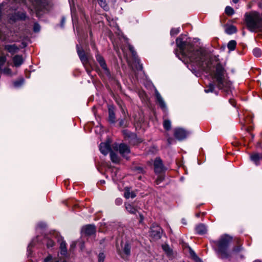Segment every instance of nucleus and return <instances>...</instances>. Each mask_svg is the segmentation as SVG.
Wrapping results in <instances>:
<instances>
[{
    "instance_id": "nucleus-59",
    "label": "nucleus",
    "mask_w": 262,
    "mask_h": 262,
    "mask_svg": "<svg viewBox=\"0 0 262 262\" xmlns=\"http://www.w3.org/2000/svg\"><path fill=\"white\" fill-rule=\"evenodd\" d=\"M196 215L197 217H199L200 216V214H197Z\"/></svg>"
},
{
    "instance_id": "nucleus-58",
    "label": "nucleus",
    "mask_w": 262,
    "mask_h": 262,
    "mask_svg": "<svg viewBox=\"0 0 262 262\" xmlns=\"http://www.w3.org/2000/svg\"><path fill=\"white\" fill-rule=\"evenodd\" d=\"M31 246H32L31 243H30V244L29 245L28 247L29 248V247H31Z\"/></svg>"
},
{
    "instance_id": "nucleus-36",
    "label": "nucleus",
    "mask_w": 262,
    "mask_h": 262,
    "mask_svg": "<svg viewBox=\"0 0 262 262\" xmlns=\"http://www.w3.org/2000/svg\"><path fill=\"white\" fill-rule=\"evenodd\" d=\"M3 72L4 73V74H5L6 75H9V76L12 75V73H11L10 69L8 68H5L4 69H3Z\"/></svg>"
},
{
    "instance_id": "nucleus-37",
    "label": "nucleus",
    "mask_w": 262,
    "mask_h": 262,
    "mask_svg": "<svg viewBox=\"0 0 262 262\" xmlns=\"http://www.w3.org/2000/svg\"><path fill=\"white\" fill-rule=\"evenodd\" d=\"M6 58L4 56H0V67L2 66L6 62Z\"/></svg>"
},
{
    "instance_id": "nucleus-51",
    "label": "nucleus",
    "mask_w": 262,
    "mask_h": 262,
    "mask_svg": "<svg viewBox=\"0 0 262 262\" xmlns=\"http://www.w3.org/2000/svg\"><path fill=\"white\" fill-rule=\"evenodd\" d=\"M99 2H100L102 3H103L104 4H105V0H98Z\"/></svg>"
},
{
    "instance_id": "nucleus-11",
    "label": "nucleus",
    "mask_w": 262,
    "mask_h": 262,
    "mask_svg": "<svg viewBox=\"0 0 262 262\" xmlns=\"http://www.w3.org/2000/svg\"><path fill=\"white\" fill-rule=\"evenodd\" d=\"M100 152L104 155H106L109 152L111 151V142L107 141L104 143H101L99 146Z\"/></svg>"
},
{
    "instance_id": "nucleus-30",
    "label": "nucleus",
    "mask_w": 262,
    "mask_h": 262,
    "mask_svg": "<svg viewBox=\"0 0 262 262\" xmlns=\"http://www.w3.org/2000/svg\"><path fill=\"white\" fill-rule=\"evenodd\" d=\"M163 126L164 128L168 130L171 128V122L169 120H165L163 122Z\"/></svg>"
},
{
    "instance_id": "nucleus-9",
    "label": "nucleus",
    "mask_w": 262,
    "mask_h": 262,
    "mask_svg": "<svg viewBox=\"0 0 262 262\" xmlns=\"http://www.w3.org/2000/svg\"><path fill=\"white\" fill-rule=\"evenodd\" d=\"M114 148L119 150L120 154L124 157H126V155L130 152L129 147L124 143H121L118 146L116 145L115 146H114Z\"/></svg>"
},
{
    "instance_id": "nucleus-27",
    "label": "nucleus",
    "mask_w": 262,
    "mask_h": 262,
    "mask_svg": "<svg viewBox=\"0 0 262 262\" xmlns=\"http://www.w3.org/2000/svg\"><path fill=\"white\" fill-rule=\"evenodd\" d=\"M214 89V85L212 83H210L207 88L205 89V93L213 92Z\"/></svg>"
},
{
    "instance_id": "nucleus-14",
    "label": "nucleus",
    "mask_w": 262,
    "mask_h": 262,
    "mask_svg": "<svg viewBox=\"0 0 262 262\" xmlns=\"http://www.w3.org/2000/svg\"><path fill=\"white\" fill-rule=\"evenodd\" d=\"M244 250V248L241 245H239L235 246L232 250L230 251L231 256L232 255H239L241 257H243V256L240 253Z\"/></svg>"
},
{
    "instance_id": "nucleus-44",
    "label": "nucleus",
    "mask_w": 262,
    "mask_h": 262,
    "mask_svg": "<svg viewBox=\"0 0 262 262\" xmlns=\"http://www.w3.org/2000/svg\"><path fill=\"white\" fill-rule=\"evenodd\" d=\"M38 228H43L44 227H47V224H44L43 223H40L38 224Z\"/></svg>"
},
{
    "instance_id": "nucleus-43",
    "label": "nucleus",
    "mask_w": 262,
    "mask_h": 262,
    "mask_svg": "<svg viewBox=\"0 0 262 262\" xmlns=\"http://www.w3.org/2000/svg\"><path fill=\"white\" fill-rule=\"evenodd\" d=\"M65 21H66L65 17H62V19L61 20V22H60V27L61 28H63L64 27Z\"/></svg>"
},
{
    "instance_id": "nucleus-54",
    "label": "nucleus",
    "mask_w": 262,
    "mask_h": 262,
    "mask_svg": "<svg viewBox=\"0 0 262 262\" xmlns=\"http://www.w3.org/2000/svg\"><path fill=\"white\" fill-rule=\"evenodd\" d=\"M2 32L0 31V39H2Z\"/></svg>"
},
{
    "instance_id": "nucleus-49",
    "label": "nucleus",
    "mask_w": 262,
    "mask_h": 262,
    "mask_svg": "<svg viewBox=\"0 0 262 262\" xmlns=\"http://www.w3.org/2000/svg\"><path fill=\"white\" fill-rule=\"evenodd\" d=\"M182 223L183 224L186 225V222L185 219H182Z\"/></svg>"
},
{
    "instance_id": "nucleus-28",
    "label": "nucleus",
    "mask_w": 262,
    "mask_h": 262,
    "mask_svg": "<svg viewBox=\"0 0 262 262\" xmlns=\"http://www.w3.org/2000/svg\"><path fill=\"white\" fill-rule=\"evenodd\" d=\"M225 13L227 15L231 16L234 13V10L232 7L227 6L225 8Z\"/></svg>"
},
{
    "instance_id": "nucleus-8",
    "label": "nucleus",
    "mask_w": 262,
    "mask_h": 262,
    "mask_svg": "<svg viewBox=\"0 0 262 262\" xmlns=\"http://www.w3.org/2000/svg\"><path fill=\"white\" fill-rule=\"evenodd\" d=\"M96 227L94 225H87L83 226L81 229V232L86 236H90L96 233Z\"/></svg>"
},
{
    "instance_id": "nucleus-56",
    "label": "nucleus",
    "mask_w": 262,
    "mask_h": 262,
    "mask_svg": "<svg viewBox=\"0 0 262 262\" xmlns=\"http://www.w3.org/2000/svg\"><path fill=\"white\" fill-rule=\"evenodd\" d=\"M51 260V257H50V260ZM50 262H59V261L58 260L52 261H50Z\"/></svg>"
},
{
    "instance_id": "nucleus-48",
    "label": "nucleus",
    "mask_w": 262,
    "mask_h": 262,
    "mask_svg": "<svg viewBox=\"0 0 262 262\" xmlns=\"http://www.w3.org/2000/svg\"><path fill=\"white\" fill-rule=\"evenodd\" d=\"M130 195V198H134L136 196L135 193L134 192H131V194Z\"/></svg>"
},
{
    "instance_id": "nucleus-57",
    "label": "nucleus",
    "mask_w": 262,
    "mask_h": 262,
    "mask_svg": "<svg viewBox=\"0 0 262 262\" xmlns=\"http://www.w3.org/2000/svg\"><path fill=\"white\" fill-rule=\"evenodd\" d=\"M253 262H261V261L259 260H256L254 261Z\"/></svg>"
},
{
    "instance_id": "nucleus-25",
    "label": "nucleus",
    "mask_w": 262,
    "mask_h": 262,
    "mask_svg": "<svg viewBox=\"0 0 262 262\" xmlns=\"http://www.w3.org/2000/svg\"><path fill=\"white\" fill-rule=\"evenodd\" d=\"M236 31H237V30H236V27L232 25L229 26L226 29V32H227V33H228L229 34H233V33L236 32Z\"/></svg>"
},
{
    "instance_id": "nucleus-18",
    "label": "nucleus",
    "mask_w": 262,
    "mask_h": 262,
    "mask_svg": "<svg viewBox=\"0 0 262 262\" xmlns=\"http://www.w3.org/2000/svg\"><path fill=\"white\" fill-rule=\"evenodd\" d=\"M195 230L197 233L201 235L204 234L207 232L206 227L203 224L198 225L195 228Z\"/></svg>"
},
{
    "instance_id": "nucleus-61",
    "label": "nucleus",
    "mask_w": 262,
    "mask_h": 262,
    "mask_svg": "<svg viewBox=\"0 0 262 262\" xmlns=\"http://www.w3.org/2000/svg\"><path fill=\"white\" fill-rule=\"evenodd\" d=\"M62 262H67L66 260H63V261Z\"/></svg>"
},
{
    "instance_id": "nucleus-31",
    "label": "nucleus",
    "mask_w": 262,
    "mask_h": 262,
    "mask_svg": "<svg viewBox=\"0 0 262 262\" xmlns=\"http://www.w3.org/2000/svg\"><path fill=\"white\" fill-rule=\"evenodd\" d=\"M253 55L255 56V57H258L259 56H260L261 54V50L258 49V48H255L253 50Z\"/></svg>"
},
{
    "instance_id": "nucleus-10",
    "label": "nucleus",
    "mask_w": 262,
    "mask_h": 262,
    "mask_svg": "<svg viewBox=\"0 0 262 262\" xmlns=\"http://www.w3.org/2000/svg\"><path fill=\"white\" fill-rule=\"evenodd\" d=\"M155 172L157 173H160L165 169L162 163V160L159 158H157L154 163Z\"/></svg>"
},
{
    "instance_id": "nucleus-35",
    "label": "nucleus",
    "mask_w": 262,
    "mask_h": 262,
    "mask_svg": "<svg viewBox=\"0 0 262 262\" xmlns=\"http://www.w3.org/2000/svg\"><path fill=\"white\" fill-rule=\"evenodd\" d=\"M180 32L179 28H172L170 31V34L171 35H175L178 34Z\"/></svg>"
},
{
    "instance_id": "nucleus-39",
    "label": "nucleus",
    "mask_w": 262,
    "mask_h": 262,
    "mask_svg": "<svg viewBox=\"0 0 262 262\" xmlns=\"http://www.w3.org/2000/svg\"><path fill=\"white\" fill-rule=\"evenodd\" d=\"M33 30L35 32H39L40 30V26L38 24H35L33 26Z\"/></svg>"
},
{
    "instance_id": "nucleus-24",
    "label": "nucleus",
    "mask_w": 262,
    "mask_h": 262,
    "mask_svg": "<svg viewBox=\"0 0 262 262\" xmlns=\"http://www.w3.org/2000/svg\"><path fill=\"white\" fill-rule=\"evenodd\" d=\"M236 41L234 40H230L228 42V43L227 45V47L230 51H233L235 50V49L236 48Z\"/></svg>"
},
{
    "instance_id": "nucleus-21",
    "label": "nucleus",
    "mask_w": 262,
    "mask_h": 262,
    "mask_svg": "<svg viewBox=\"0 0 262 262\" xmlns=\"http://www.w3.org/2000/svg\"><path fill=\"white\" fill-rule=\"evenodd\" d=\"M251 160L257 165L259 164L260 157L257 154H254L250 156Z\"/></svg>"
},
{
    "instance_id": "nucleus-13",
    "label": "nucleus",
    "mask_w": 262,
    "mask_h": 262,
    "mask_svg": "<svg viewBox=\"0 0 262 262\" xmlns=\"http://www.w3.org/2000/svg\"><path fill=\"white\" fill-rule=\"evenodd\" d=\"M96 58L98 62L99 63L101 67L105 71V73L107 75L110 74L109 70L107 67L106 64L104 60L103 57L100 55L99 54H97L96 55Z\"/></svg>"
},
{
    "instance_id": "nucleus-50",
    "label": "nucleus",
    "mask_w": 262,
    "mask_h": 262,
    "mask_svg": "<svg viewBox=\"0 0 262 262\" xmlns=\"http://www.w3.org/2000/svg\"><path fill=\"white\" fill-rule=\"evenodd\" d=\"M99 4H100V5L102 7H105V6H106V4H104L103 3H102L100 2H99Z\"/></svg>"
},
{
    "instance_id": "nucleus-7",
    "label": "nucleus",
    "mask_w": 262,
    "mask_h": 262,
    "mask_svg": "<svg viewBox=\"0 0 262 262\" xmlns=\"http://www.w3.org/2000/svg\"><path fill=\"white\" fill-rule=\"evenodd\" d=\"M189 134L188 132L182 128H176L174 129V136L179 140L185 139Z\"/></svg>"
},
{
    "instance_id": "nucleus-5",
    "label": "nucleus",
    "mask_w": 262,
    "mask_h": 262,
    "mask_svg": "<svg viewBox=\"0 0 262 262\" xmlns=\"http://www.w3.org/2000/svg\"><path fill=\"white\" fill-rule=\"evenodd\" d=\"M163 231L162 229L157 224H152L150 228V235L155 239L161 238Z\"/></svg>"
},
{
    "instance_id": "nucleus-33",
    "label": "nucleus",
    "mask_w": 262,
    "mask_h": 262,
    "mask_svg": "<svg viewBox=\"0 0 262 262\" xmlns=\"http://www.w3.org/2000/svg\"><path fill=\"white\" fill-rule=\"evenodd\" d=\"M24 83V79L21 78L17 81L14 82L13 84L15 87L20 86Z\"/></svg>"
},
{
    "instance_id": "nucleus-40",
    "label": "nucleus",
    "mask_w": 262,
    "mask_h": 262,
    "mask_svg": "<svg viewBox=\"0 0 262 262\" xmlns=\"http://www.w3.org/2000/svg\"><path fill=\"white\" fill-rule=\"evenodd\" d=\"M76 244H77V243L76 242H73L70 245V251H72L75 249V248L76 247Z\"/></svg>"
},
{
    "instance_id": "nucleus-23",
    "label": "nucleus",
    "mask_w": 262,
    "mask_h": 262,
    "mask_svg": "<svg viewBox=\"0 0 262 262\" xmlns=\"http://www.w3.org/2000/svg\"><path fill=\"white\" fill-rule=\"evenodd\" d=\"M125 208L127 211L132 214H135L136 213L137 209L130 204H126Z\"/></svg>"
},
{
    "instance_id": "nucleus-60",
    "label": "nucleus",
    "mask_w": 262,
    "mask_h": 262,
    "mask_svg": "<svg viewBox=\"0 0 262 262\" xmlns=\"http://www.w3.org/2000/svg\"><path fill=\"white\" fill-rule=\"evenodd\" d=\"M170 138L168 139V142H169V143H170Z\"/></svg>"
},
{
    "instance_id": "nucleus-52",
    "label": "nucleus",
    "mask_w": 262,
    "mask_h": 262,
    "mask_svg": "<svg viewBox=\"0 0 262 262\" xmlns=\"http://www.w3.org/2000/svg\"><path fill=\"white\" fill-rule=\"evenodd\" d=\"M239 0H232V2L235 3V4H236L237 3H238Z\"/></svg>"
},
{
    "instance_id": "nucleus-20",
    "label": "nucleus",
    "mask_w": 262,
    "mask_h": 262,
    "mask_svg": "<svg viewBox=\"0 0 262 262\" xmlns=\"http://www.w3.org/2000/svg\"><path fill=\"white\" fill-rule=\"evenodd\" d=\"M121 108L123 118L119 120V125L121 127H125L126 126V114L125 110L122 107H121Z\"/></svg>"
},
{
    "instance_id": "nucleus-22",
    "label": "nucleus",
    "mask_w": 262,
    "mask_h": 262,
    "mask_svg": "<svg viewBox=\"0 0 262 262\" xmlns=\"http://www.w3.org/2000/svg\"><path fill=\"white\" fill-rule=\"evenodd\" d=\"M110 157L111 159L113 162L118 163L119 162V157L116 153L112 151L110 152Z\"/></svg>"
},
{
    "instance_id": "nucleus-17",
    "label": "nucleus",
    "mask_w": 262,
    "mask_h": 262,
    "mask_svg": "<svg viewBox=\"0 0 262 262\" xmlns=\"http://www.w3.org/2000/svg\"><path fill=\"white\" fill-rule=\"evenodd\" d=\"M5 49L12 54L17 53L19 50V48L15 45H6Z\"/></svg>"
},
{
    "instance_id": "nucleus-19",
    "label": "nucleus",
    "mask_w": 262,
    "mask_h": 262,
    "mask_svg": "<svg viewBox=\"0 0 262 262\" xmlns=\"http://www.w3.org/2000/svg\"><path fill=\"white\" fill-rule=\"evenodd\" d=\"M13 61L15 67H19L23 63V58L20 55H15L13 58Z\"/></svg>"
},
{
    "instance_id": "nucleus-1",
    "label": "nucleus",
    "mask_w": 262,
    "mask_h": 262,
    "mask_svg": "<svg viewBox=\"0 0 262 262\" xmlns=\"http://www.w3.org/2000/svg\"><path fill=\"white\" fill-rule=\"evenodd\" d=\"M185 37L186 36L181 35L176 39V44L182 57L189 60L190 62L195 64L206 73H210L215 79L218 88L223 89L225 86L224 68L218 62L215 57L209 58L203 50H194L192 43L183 40Z\"/></svg>"
},
{
    "instance_id": "nucleus-16",
    "label": "nucleus",
    "mask_w": 262,
    "mask_h": 262,
    "mask_svg": "<svg viewBox=\"0 0 262 262\" xmlns=\"http://www.w3.org/2000/svg\"><path fill=\"white\" fill-rule=\"evenodd\" d=\"M108 121L112 123H114L116 121L114 107L110 106L108 108Z\"/></svg>"
},
{
    "instance_id": "nucleus-55",
    "label": "nucleus",
    "mask_w": 262,
    "mask_h": 262,
    "mask_svg": "<svg viewBox=\"0 0 262 262\" xmlns=\"http://www.w3.org/2000/svg\"><path fill=\"white\" fill-rule=\"evenodd\" d=\"M100 182L102 184H104L105 183V181L104 180H101L100 181Z\"/></svg>"
},
{
    "instance_id": "nucleus-15",
    "label": "nucleus",
    "mask_w": 262,
    "mask_h": 262,
    "mask_svg": "<svg viewBox=\"0 0 262 262\" xmlns=\"http://www.w3.org/2000/svg\"><path fill=\"white\" fill-rule=\"evenodd\" d=\"M156 96L157 100L159 103V105L160 106L161 108L165 111L166 110V104L162 96L160 95V94L157 91H156Z\"/></svg>"
},
{
    "instance_id": "nucleus-3",
    "label": "nucleus",
    "mask_w": 262,
    "mask_h": 262,
    "mask_svg": "<svg viewBox=\"0 0 262 262\" xmlns=\"http://www.w3.org/2000/svg\"><path fill=\"white\" fill-rule=\"evenodd\" d=\"M245 23L248 30L251 32L262 31V18L256 12L246 13Z\"/></svg>"
},
{
    "instance_id": "nucleus-53",
    "label": "nucleus",
    "mask_w": 262,
    "mask_h": 262,
    "mask_svg": "<svg viewBox=\"0 0 262 262\" xmlns=\"http://www.w3.org/2000/svg\"><path fill=\"white\" fill-rule=\"evenodd\" d=\"M50 247L53 246L54 245V244L52 243L51 240L50 239Z\"/></svg>"
},
{
    "instance_id": "nucleus-32",
    "label": "nucleus",
    "mask_w": 262,
    "mask_h": 262,
    "mask_svg": "<svg viewBox=\"0 0 262 262\" xmlns=\"http://www.w3.org/2000/svg\"><path fill=\"white\" fill-rule=\"evenodd\" d=\"M131 192H130L129 188L128 187L125 188L124 196L126 199L130 198Z\"/></svg>"
},
{
    "instance_id": "nucleus-29",
    "label": "nucleus",
    "mask_w": 262,
    "mask_h": 262,
    "mask_svg": "<svg viewBox=\"0 0 262 262\" xmlns=\"http://www.w3.org/2000/svg\"><path fill=\"white\" fill-rule=\"evenodd\" d=\"M190 254L191 257L193 258V259L196 262H202L200 258L196 255V254L195 253V252L193 251H192V250H190Z\"/></svg>"
},
{
    "instance_id": "nucleus-45",
    "label": "nucleus",
    "mask_w": 262,
    "mask_h": 262,
    "mask_svg": "<svg viewBox=\"0 0 262 262\" xmlns=\"http://www.w3.org/2000/svg\"><path fill=\"white\" fill-rule=\"evenodd\" d=\"M84 243L83 241H80L79 242V246H80V248L81 249V250H83V248H84Z\"/></svg>"
},
{
    "instance_id": "nucleus-38",
    "label": "nucleus",
    "mask_w": 262,
    "mask_h": 262,
    "mask_svg": "<svg viewBox=\"0 0 262 262\" xmlns=\"http://www.w3.org/2000/svg\"><path fill=\"white\" fill-rule=\"evenodd\" d=\"M124 134L125 135L126 137H128V138H133L135 137V135L134 134L129 133V132H127V131H124Z\"/></svg>"
},
{
    "instance_id": "nucleus-2",
    "label": "nucleus",
    "mask_w": 262,
    "mask_h": 262,
    "mask_svg": "<svg viewBox=\"0 0 262 262\" xmlns=\"http://www.w3.org/2000/svg\"><path fill=\"white\" fill-rule=\"evenodd\" d=\"M232 241V237L224 235L216 241L213 242L215 250L222 258H227L231 256L229 247Z\"/></svg>"
},
{
    "instance_id": "nucleus-4",
    "label": "nucleus",
    "mask_w": 262,
    "mask_h": 262,
    "mask_svg": "<svg viewBox=\"0 0 262 262\" xmlns=\"http://www.w3.org/2000/svg\"><path fill=\"white\" fill-rule=\"evenodd\" d=\"M76 49L78 55L81 62L84 66L87 73L90 75L91 70L86 68V65L88 64L89 59L90 58V55L88 54V53H85V52L78 45L76 46Z\"/></svg>"
},
{
    "instance_id": "nucleus-41",
    "label": "nucleus",
    "mask_w": 262,
    "mask_h": 262,
    "mask_svg": "<svg viewBox=\"0 0 262 262\" xmlns=\"http://www.w3.org/2000/svg\"><path fill=\"white\" fill-rule=\"evenodd\" d=\"M164 178L162 176H160L159 178H157V179L156 181V184L158 185L160 184L163 180Z\"/></svg>"
},
{
    "instance_id": "nucleus-12",
    "label": "nucleus",
    "mask_w": 262,
    "mask_h": 262,
    "mask_svg": "<svg viewBox=\"0 0 262 262\" xmlns=\"http://www.w3.org/2000/svg\"><path fill=\"white\" fill-rule=\"evenodd\" d=\"M121 247L123 251V253H120L121 257H124V255L125 256H129L130 254L131 245L128 242H126L124 243H121Z\"/></svg>"
},
{
    "instance_id": "nucleus-34",
    "label": "nucleus",
    "mask_w": 262,
    "mask_h": 262,
    "mask_svg": "<svg viewBox=\"0 0 262 262\" xmlns=\"http://www.w3.org/2000/svg\"><path fill=\"white\" fill-rule=\"evenodd\" d=\"M105 257V256L103 253H100L98 255V262H103Z\"/></svg>"
},
{
    "instance_id": "nucleus-46",
    "label": "nucleus",
    "mask_w": 262,
    "mask_h": 262,
    "mask_svg": "<svg viewBox=\"0 0 262 262\" xmlns=\"http://www.w3.org/2000/svg\"><path fill=\"white\" fill-rule=\"evenodd\" d=\"M229 102L232 106H235V102L234 99H230Z\"/></svg>"
},
{
    "instance_id": "nucleus-6",
    "label": "nucleus",
    "mask_w": 262,
    "mask_h": 262,
    "mask_svg": "<svg viewBox=\"0 0 262 262\" xmlns=\"http://www.w3.org/2000/svg\"><path fill=\"white\" fill-rule=\"evenodd\" d=\"M51 234L53 235H55L56 236L58 242L61 241L60 243V254L64 256L67 255V244L64 241H63L61 237L58 236V233L55 231H54L53 233L50 231V236Z\"/></svg>"
},
{
    "instance_id": "nucleus-47",
    "label": "nucleus",
    "mask_w": 262,
    "mask_h": 262,
    "mask_svg": "<svg viewBox=\"0 0 262 262\" xmlns=\"http://www.w3.org/2000/svg\"><path fill=\"white\" fill-rule=\"evenodd\" d=\"M129 49L130 51V52L132 53L133 55H135V52L134 51V47H132V46H129Z\"/></svg>"
},
{
    "instance_id": "nucleus-26",
    "label": "nucleus",
    "mask_w": 262,
    "mask_h": 262,
    "mask_svg": "<svg viewBox=\"0 0 262 262\" xmlns=\"http://www.w3.org/2000/svg\"><path fill=\"white\" fill-rule=\"evenodd\" d=\"M162 248L168 256H170L172 255V251L168 245H163Z\"/></svg>"
},
{
    "instance_id": "nucleus-42",
    "label": "nucleus",
    "mask_w": 262,
    "mask_h": 262,
    "mask_svg": "<svg viewBox=\"0 0 262 262\" xmlns=\"http://www.w3.org/2000/svg\"><path fill=\"white\" fill-rule=\"evenodd\" d=\"M122 203V200L121 198H117L115 200V204L117 205H120Z\"/></svg>"
}]
</instances>
